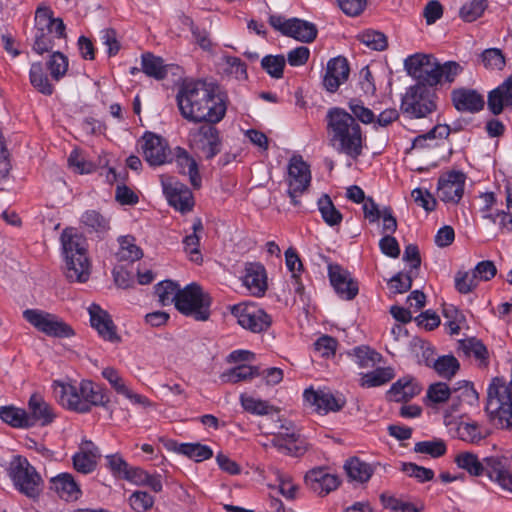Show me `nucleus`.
Here are the masks:
<instances>
[{"instance_id":"1","label":"nucleus","mask_w":512,"mask_h":512,"mask_svg":"<svg viewBox=\"0 0 512 512\" xmlns=\"http://www.w3.org/2000/svg\"><path fill=\"white\" fill-rule=\"evenodd\" d=\"M181 115L188 121L199 123L220 122L227 110L226 96L213 83L186 82L177 93Z\"/></svg>"},{"instance_id":"2","label":"nucleus","mask_w":512,"mask_h":512,"mask_svg":"<svg viewBox=\"0 0 512 512\" xmlns=\"http://www.w3.org/2000/svg\"><path fill=\"white\" fill-rule=\"evenodd\" d=\"M330 142L337 151L357 159L362 154V130L356 119L344 109L332 108L327 113Z\"/></svg>"},{"instance_id":"3","label":"nucleus","mask_w":512,"mask_h":512,"mask_svg":"<svg viewBox=\"0 0 512 512\" xmlns=\"http://www.w3.org/2000/svg\"><path fill=\"white\" fill-rule=\"evenodd\" d=\"M61 243L67 280L77 283L87 282L91 274V262L87 256L85 239L73 229H65L61 234Z\"/></svg>"},{"instance_id":"4","label":"nucleus","mask_w":512,"mask_h":512,"mask_svg":"<svg viewBox=\"0 0 512 512\" xmlns=\"http://www.w3.org/2000/svg\"><path fill=\"white\" fill-rule=\"evenodd\" d=\"M33 50L38 54L49 52L55 39H65V24L61 18H55L52 10L44 5L35 12V36Z\"/></svg>"},{"instance_id":"5","label":"nucleus","mask_w":512,"mask_h":512,"mask_svg":"<svg viewBox=\"0 0 512 512\" xmlns=\"http://www.w3.org/2000/svg\"><path fill=\"white\" fill-rule=\"evenodd\" d=\"M485 412L489 421L497 428H512V401L505 389V383L495 378L487 391Z\"/></svg>"},{"instance_id":"6","label":"nucleus","mask_w":512,"mask_h":512,"mask_svg":"<svg viewBox=\"0 0 512 512\" xmlns=\"http://www.w3.org/2000/svg\"><path fill=\"white\" fill-rule=\"evenodd\" d=\"M211 298L209 294L196 283H191L181 289L176 301V309L185 316L196 321H207L210 318Z\"/></svg>"},{"instance_id":"7","label":"nucleus","mask_w":512,"mask_h":512,"mask_svg":"<svg viewBox=\"0 0 512 512\" xmlns=\"http://www.w3.org/2000/svg\"><path fill=\"white\" fill-rule=\"evenodd\" d=\"M436 100V94L427 86L416 84L403 96L401 110L410 118H424L436 110Z\"/></svg>"},{"instance_id":"8","label":"nucleus","mask_w":512,"mask_h":512,"mask_svg":"<svg viewBox=\"0 0 512 512\" xmlns=\"http://www.w3.org/2000/svg\"><path fill=\"white\" fill-rule=\"evenodd\" d=\"M407 73L419 81L418 84L435 86L440 83V63L429 54L417 53L404 61Z\"/></svg>"},{"instance_id":"9","label":"nucleus","mask_w":512,"mask_h":512,"mask_svg":"<svg viewBox=\"0 0 512 512\" xmlns=\"http://www.w3.org/2000/svg\"><path fill=\"white\" fill-rule=\"evenodd\" d=\"M23 316L32 326L47 336L70 337L74 334L72 328L54 314L38 309H27L23 312Z\"/></svg>"},{"instance_id":"10","label":"nucleus","mask_w":512,"mask_h":512,"mask_svg":"<svg viewBox=\"0 0 512 512\" xmlns=\"http://www.w3.org/2000/svg\"><path fill=\"white\" fill-rule=\"evenodd\" d=\"M270 25L283 35L292 37L303 43L314 41L317 36V28L313 23L299 19H284L279 15H271L269 18Z\"/></svg>"},{"instance_id":"11","label":"nucleus","mask_w":512,"mask_h":512,"mask_svg":"<svg viewBox=\"0 0 512 512\" xmlns=\"http://www.w3.org/2000/svg\"><path fill=\"white\" fill-rule=\"evenodd\" d=\"M286 181L291 201L294 205H298L297 198L307 191L311 182L309 165L300 155H294L290 158Z\"/></svg>"},{"instance_id":"12","label":"nucleus","mask_w":512,"mask_h":512,"mask_svg":"<svg viewBox=\"0 0 512 512\" xmlns=\"http://www.w3.org/2000/svg\"><path fill=\"white\" fill-rule=\"evenodd\" d=\"M231 313L242 328L253 333L266 331L272 323L271 316L264 310L244 303L234 305Z\"/></svg>"},{"instance_id":"13","label":"nucleus","mask_w":512,"mask_h":512,"mask_svg":"<svg viewBox=\"0 0 512 512\" xmlns=\"http://www.w3.org/2000/svg\"><path fill=\"white\" fill-rule=\"evenodd\" d=\"M190 146L212 159L221 151L219 131L212 125H203L189 132Z\"/></svg>"},{"instance_id":"14","label":"nucleus","mask_w":512,"mask_h":512,"mask_svg":"<svg viewBox=\"0 0 512 512\" xmlns=\"http://www.w3.org/2000/svg\"><path fill=\"white\" fill-rule=\"evenodd\" d=\"M144 159L151 166H160L171 159V150L167 141L152 132H146L141 139Z\"/></svg>"},{"instance_id":"15","label":"nucleus","mask_w":512,"mask_h":512,"mask_svg":"<svg viewBox=\"0 0 512 512\" xmlns=\"http://www.w3.org/2000/svg\"><path fill=\"white\" fill-rule=\"evenodd\" d=\"M272 444L279 451L296 457L303 455L307 450L305 440L300 437V434L291 423L280 426L279 431L275 433L272 439Z\"/></svg>"},{"instance_id":"16","label":"nucleus","mask_w":512,"mask_h":512,"mask_svg":"<svg viewBox=\"0 0 512 512\" xmlns=\"http://www.w3.org/2000/svg\"><path fill=\"white\" fill-rule=\"evenodd\" d=\"M465 175L462 172H450L440 177L438 197L446 203L457 204L463 196Z\"/></svg>"},{"instance_id":"17","label":"nucleus","mask_w":512,"mask_h":512,"mask_svg":"<svg viewBox=\"0 0 512 512\" xmlns=\"http://www.w3.org/2000/svg\"><path fill=\"white\" fill-rule=\"evenodd\" d=\"M102 376L108 381L117 394L123 395L132 404L145 408L152 407V402L145 396L134 392L125 382L118 370L113 367H106L102 370Z\"/></svg>"},{"instance_id":"18","label":"nucleus","mask_w":512,"mask_h":512,"mask_svg":"<svg viewBox=\"0 0 512 512\" xmlns=\"http://www.w3.org/2000/svg\"><path fill=\"white\" fill-rule=\"evenodd\" d=\"M88 311L92 327L97 330L104 340L111 343L120 342L121 338L117 333V328L107 311L97 304H92Z\"/></svg>"},{"instance_id":"19","label":"nucleus","mask_w":512,"mask_h":512,"mask_svg":"<svg viewBox=\"0 0 512 512\" xmlns=\"http://www.w3.org/2000/svg\"><path fill=\"white\" fill-rule=\"evenodd\" d=\"M328 271L330 282L336 293L343 299H354L358 294V286L350 273L339 265H329Z\"/></svg>"},{"instance_id":"20","label":"nucleus","mask_w":512,"mask_h":512,"mask_svg":"<svg viewBox=\"0 0 512 512\" xmlns=\"http://www.w3.org/2000/svg\"><path fill=\"white\" fill-rule=\"evenodd\" d=\"M56 415L53 408L39 394H33L28 402L27 419L29 428L35 425L47 426L51 424Z\"/></svg>"},{"instance_id":"21","label":"nucleus","mask_w":512,"mask_h":512,"mask_svg":"<svg viewBox=\"0 0 512 512\" xmlns=\"http://www.w3.org/2000/svg\"><path fill=\"white\" fill-rule=\"evenodd\" d=\"M304 399L315 407V410L320 414H327L328 412H337L345 405V399L335 397L333 394L324 391H316L313 388L306 389L304 392Z\"/></svg>"},{"instance_id":"22","label":"nucleus","mask_w":512,"mask_h":512,"mask_svg":"<svg viewBox=\"0 0 512 512\" xmlns=\"http://www.w3.org/2000/svg\"><path fill=\"white\" fill-rule=\"evenodd\" d=\"M54 391L65 408L78 413H87V406L84 405L81 399L80 384L74 385L56 381L54 382Z\"/></svg>"},{"instance_id":"23","label":"nucleus","mask_w":512,"mask_h":512,"mask_svg":"<svg viewBox=\"0 0 512 512\" xmlns=\"http://www.w3.org/2000/svg\"><path fill=\"white\" fill-rule=\"evenodd\" d=\"M101 457L99 448L90 440H82L79 451L73 456V466L82 474L92 472Z\"/></svg>"},{"instance_id":"24","label":"nucleus","mask_w":512,"mask_h":512,"mask_svg":"<svg viewBox=\"0 0 512 512\" xmlns=\"http://www.w3.org/2000/svg\"><path fill=\"white\" fill-rule=\"evenodd\" d=\"M349 65L344 57H336L328 61L323 85L329 92H335L349 76Z\"/></svg>"},{"instance_id":"25","label":"nucleus","mask_w":512,"mask_h":512,"mask_svg":"<svg viewBox=\"0 0 512 512\" xmlns=\"http://www.w3.org/2000/svg\"><path fill=\"white\" fill-rule=\"evenodd\" d=\"M343 469L350 480H369L374 475L382 477L380 471L384 470V467L353 456L345 461Z\"/></svg>"},{"instance_id":"26","label":"nucleus","mask_w":512,"mask_h":512,"mask_svg":"<svg viewBox=\"0 0 512 512\" xmlns=\"http://www.w3.org/2000/svg\"><path fill=\"white\" fill-rule=\"evenodd\" d=\"M107 467L116 478L124 480H150L149 476L139 467L130 466L123 457L116 453L106 456Z\"/></svg>"},{"instance_id":"27","label":"nucleus","mask_w":512,"mask_h":512,"mask_svg":"<svg viewBox=\"0 0 512 512\" xmlns=\"http://www.w3.org/2000/svg\"><path fill=\"white\" fill-rule=\"evenodd\" d=\"M164 193L169 203L176 209L185 212L193 207V196L191 191L183 184L178 182H163Z\"/></svg>"},{"instance_id":"28","label":"nucleus","mask_w":512,"mask_h":512,"mask_svg":"<svg viewBox=\"0 0 512 512\" xmlns=\"http://www.w3.org/2000/svg\"><path fill=\"white\" fill-rule=\"evenodd\" d=\"M243 283L252 295L261 296L267 289L266 271L260 263H247Z\"/></svg>"},{"instance_id":"29","label":"nucleus","mask_w":512,"mask_h":512,"mask_svg":"<svg viewBox=\"0 0 512 512\" xmlns=\"http://www.w3.org/2000/svg\"><path fill=\"white\" fill-rule=\"evenodd\" d=\"M455 108L461 112H477L484 106L483 97L475 90L460 88L452 92Z\"/></svg>"},{"instance_id":"30","label":"nucleus","mask_w":512,"mask_h":512,"mask_svg":"<svg viewBox=\"0 0 512 512\" xmlns=\"http://www.w3.org/2000/svg\"><path fill=\"white\" fill-rule=\"evenodd\" d=\"M512 106V77L507 78L488 96V108L494 114H500L505 107Z\"/></svg>"},{"instance_id":"31","label":"nucleus","mask_w":512,"mask_h":512,"mask_svg":"<svg viewBox=\"0 0 512 512\" xmlns=\"http://www.w3.org/2000/svg\"><path fill=\"white\" fill-rule=\"evenodd\" d=\"M169 450L182 454L196 462L210 459L213 451L209 446L200 443H182L171 441L167 444Z\"/></svg>"},{"instance_id":"32","label":"nucleus","mask_w":512,"mask_h":512,"mask_svg":"<svg viewBox=\"0 0 512 512\" xmlns=\"http://www.w3.org/2000/svg\"><path fill=\"white\" fill-rule=\"evenodd\" d=\"M420 390V386L412 377L405 376L392 385L388 391V395L391 400L401 402L413 398L415 395L419 394Z\"/></svg>"},{"instance_id":"33","label":"nucleus","mask_w":512,"mask_h":512,"mask_svg":"<svg viewBox=\"0 0 512 512\" xmlns=\"http://www.w3.org/2000/svg\"><path fill=\"white\" fill-rule=\"evenodd\" d=\"M80 392L82 395V401L87 406V412H89L92 406L105 407L110 399L103 389L96 388L91 381H82L80 383Z\"/></svg>"},{"instance_id":"34","label":"nucleus","mask_w":512,"mask_h":512,"mask_svg":"<svg viewBox=\"0 0 512 512\" xmlns=\"http://www.w3.org/2000/svg\"><path fill=\"white\" fill-rule=\"evenodd\" d=\"M176 163L181 173L189 175L192 186L200 188L201 177L198 172V165L183 148L178 147L176 149Z\"/></svg>"},{"instance_id":"35","label":"nucleus","mask_w":512,"mask_h":512,"mask_svg":"<svg viewBox=\"0 0 512 512\" xmlns=\"http://www.w3.org/2000/svg\"><path fill=\"white\" fill-rule=\"evenodd\" d=\"M9 476L13 480H34L37 478L41 479V476L37 473L36 469L28 462V460L22 456H14L9 463L8 468Z\"/></svg>"},{"instance_id":"36","label":"nucleus","mask_w":512,"mask_h":512,"mask_svg":"<svg viewBox=\"0 0 512 512\" xmlns=\"http://www.w3.org/2000/svg\"><path fill=\"white\" fill-rule=\"evenodd\" d=\"M483 473L490 480H512L506 461L497 456L484 458Z\"/></svg>"},{"instance_id":"37","label":"nucleus","mask_w":512,"mask_h":512,"mask_svg":"<svg viewBox=\"0 0 512 512\" xmlns=\"http://www.w3.org/2000/svg\"><path fill=\"white\" fill-rule=\"evenodd\" d=\"M260 375L259 368L256 366L239 365L228 369L220 375L222 383L236 384L248 381Z\"/></svg>"},{"instance_id":"38","label":"nucleus","mask_w":512,"mask_h":512,"mask_svg":"<svg viewBox=\"0 0 512 512\" xmlns=\"http://www.w3.org/2000/svg\"><path fill=\"white\" fill-rule=\"evenodd\" d=\"M450 134L448 125H437L426 134L417 136L412 144V149L434 148L437 146V139H445Z\"/></svg>"},{"instance_id":"39","label":"nucleus","mask_w":512,"mask_h":512,"mask_svg":"<svg viewBox=\"0 0 512 512\" xmlns=\"http://www.w3.org/2000/svg\"><path fill=\"white\" fill-rule=\"evenodd\" d=\"M119 249L116 252V257L119 261L134 262L143 256V252L139 246L136 245V240L133 236H122L118 240Z\"/></svg>"},{"instance_id":"40","label":"nucleus","mask_w":512,"mask_h":512,"mask_svg":"<svg viewBox=\"0 0 512 512\" xmlns=\"http://www.w3.org/2000/svg\"><path fill=\"white\" fill-rule=\"evenodd\" d=\"M193 233L187 235L184 240V248L185 251L189 254L190 260L195 263L202 262V256L199 251L200 237L198 236V232L203 230V225L200 219H196L192 226Z\"/></svg>"},{"instance_id":"41","label":"nucleus","mask_w":512,"mask_h":512,"mask_svg":"<svg viewBox=\"0 0 512 512\" xmlns=\"http://www.w3.org/2000/svg\"><path fill=\"white\" fill-rule=\"evenodd\" d=\"M427 366H432L439 376L450 379L458 371L460 364L452 355H444L431 362H426Z\"/></svg>"},{"instance_id":"42","label":"nucleus","mask_w":512,"mask_h":512,"mask_svg":"<svg viewBox=\"0 0 512 512\" xmlns=\"http://www.w3.org/2000/svg\"><path fill=\"white\" fill-rule=\"evenodd\" d=\"M455 462L457 465L461 468L466 470L470 476L472 477H483V464L484 459L479 460L477 455L470 453V452H464L460 453L456 456Z\"/></svg>"},{"instance_id":"43","label":"nucleus","mask_w":512,"mask_h":512,"mask_svg":"<svg viewBox=\"0 0 512 512\" xmlns=\"http://www.w3.org/2000/svg\"><path fill=\"white\" fill-rule=\"evenodd\" d=\"M394 377L392 368H377L371 372L364 374L360 379L362 387L371 388L386 384Z\"/></svg>"},{"instance_id":"44","label":"nucleus","mask_w":512,"mask_h":512,"mask_svg":"<svg viewBox=\"0 0 512 512\" xmlns=\"http://www.w3.org/2000/svg\"><path fill=\"white\" fill-rule=\"evenodd\" d=\"M181 289L179 286L170 281H163L155 287V294L158 297V301L161 305L166 306L174 303L176 306V301H178V295H180Z\"/></svg>"},{"instance_id":"45","label":"nucleus","mask_w":512,"mask_h":512,"mask_svg":"<svg viewBox=\"0 0 512 512\" xmlns=\"http://www.w3.org/2000/svg\"><path fill=\"white\" fill-rule=\"evenodd\" d=\"M0 418L15 428H29L27 411L16 407H1Z\"/></svg>"},{"instance_id":"46","label":"nucleus","mask_w":512,"mask_h":512,"mask_svg":"<svg viewBox=\"0 0 512 512\" xmlns=\"http://www.w3.org/2000/svg\"><path fill=\"white\" fill-rule=\"evenodd\" d=\"M142 70L147 76L158 80L163 79L167 73L163 60L150 53L142 55Z\"/></svg>"},{"instance_id":"47","label":"nucleus","mask_w":512,"mask_h":512,"mask_svg":"<svg viewBox=\"0 0 512 512\" xmlns=\"http://www.w3.org/2000/svg\"><path fill=\"white\" fill-rule=\"evenodd\" d=\"M318 208L327 225L336 226L342 222V214L336 209L328 195H323L318 200Z\"/></svg>"},{"instance_id":"48","label":"nucleus","mask_w":512,"mask_h":512,"mask_svg":"<svg viewBox=\"0 0 512 512\" xmlns=\"http://www.w3.org/2000/svg\"><path fill=\"white\" fill-rule=\"evenodd\" d=\"M30 82L38 92L44 95H51L53 93V86L44 74L41 63H33L31 65Z\"/></svg>"},{"instance_id":"49","label":"nucleus","mask_w":512,"mask_h":512,"mask_svg":"<svg viewBox=\"0 0 512 512\" xmlns=\"http://www.w3.org/2000/svg\"><path fill=\"white\" fill-rule=\"evenodd\" d=\"M240 402L243 409L249 413L256 415H268L276 412V409L269 405L268 402L256 399L248 394H241Z\"/></svg>"},{"instance_id":"50","label":"nucleus","mask_w":512,"mask_h":512,"mask_svg":"<svg viewBox=\"0 0 512 512\" xmlns=\"http://www.w3.org/2000/svg\"><path fill=\"white\" fill-rule=\"evenodd\" d=\"M51 490L55 491L57 495L67 501H76L82 495V491L77 482H51Z\"/></svg>"},{"instance_id":"51","label":"nucleus","mask_w":512,"mask_h":512,"mask_svg":"<svg viewBox=\"0 0 512 512\" xmlns=\"http://www.w3.org/2000/svg\"><path fill=\"white\" fill-rule=\"evenodd\" d=\"M357 38L371 50L383 51L388 47L387 37L378 31L368 30L359 34Z\"/></svg>"},{"instance_id":"52","label":"nucleus","mask_w":512,"mask_h":512,"mask_svg":"<svg viewBox=\"0 0 512 512\" xmlns=\"http://www.w3.org/2000/svg\"><path fill=\"white\" fill-rule=\"evenodd\" d=\"M128 502L135 512H145L152 508L154 497L150 491L138 489L130 495Z\"/></svg>"},{"instance_id":"53","label":"nucleus","mask_w":512,"mask_h":512,"mask_svg":"<svg viewBox=\"0 0 512 512\" xmlns=\"http://www.w3.org/2000/svg\"><path fill=\"white\" fill-rule=\"evenodd\" d=\"M458 437L466 442L477 443L485 438L479 425L476 422L459 423L457 427Z\"/></svg>"},{"instance_id":"54","label":"nucleus","mask_w":512,"mask_h":512,"mask_svg":"<svg viewBox=\"0 0 512 512\" xmlns=\"http://www.w3.org/2000/svg\"><path fill=\"white\" fill-rule=\"evenodd\" d=\"M285 63L282 55H268L262 59L261 66L271 77L279 79L283 76Z\"/></svg>"},{"instance_id":"55","label":"nucleus","mask_w":512,"mask_h":512,"mask_svg":"<svg viewBox=\"0 0 512 512\" xmlns=\"http://www.w3.org/2000/svg\"><path fill=\"white\" fill-rule=\"evenodd\" d=\"M81 221L84 225L98 233L106 232L109 229V221L95 210L86 211L82 215Z\"/></svg>"},{"instance_id":"56","label":"nucleus","mask_w":512,"mask_h":512,"mask_svg":"<svg viewBox=\"0 0 512 512\" xmlns=\"http://www.w3.org/2000/svg\"><path fill=\"white\" fill-rule=\"evenodd\" d=\"M417 453L428 454L434 458L440 457L446 452V444L443 440L422 441L415 444Z\"/></svg>"},{"instance_id":"57","label":"nucleus","mask_w":512,"mask_h":512,"mask_svg":"<svg viewBox=\"0 0 512 512\" xmlns=\"http://www.w3.org/2000/svg\"><path fill=\"white\" fill-rule=\"evenodd\" d=\"M486 0H471L460 9V16L467 22L475 21L486 8Z\"/></svg>"},{"instance_id":"58","label":"nucleus","mask_w":512,"mask_h":512,"mask_svg":"<svg viewBox=\"0 0 512 512\" xmlns=\"http://www.w3.org/2000/svg\"><path fill=\"white\" fill-rule=\"evenodd\" d=\"M48 68L51 76L55 80H59L68 69V59L62 53L54 52L48 61Z\"/></svg>"},{"instance_id":"59","label":"nucleus","mask_w":512,"mask_h":512,"mask_svg":"<svg viewBox=\"0 0 512 512\" xmlns=\"http://www.w3.org/2000/svg\"><path fill=\"white\" fill-rule=\"evenodd\" d=\"M349 109L353 113V117L357 118L364 124H371L375 122V115L373 111L367 107H365L360 101L356 99L350 100Z\"/></svg>"},{"instance_id":"60","label":"nucleus","mask_w":512,"mask_h":512,"mask_svg":"<svg viewBox=\"0 0 512 512\" xmlns=\"http://www.w3.org/2000/svg\"><path fill=\"white\" fill-rule=\"evenodd\" d=\"M481 60L486 68L500 70L505 66V58L501 50L496 48L485 50L481 54Z\"/></svg>"},{"instance_id":"61","label":"nucleus","mask_w":512,"mask_h":512,"mask_svg":"<svg viewBox=\"0 0 512 512\" xmlns=\"http://www.w3.org/2000/svg\"><path fill=\"white\" fill-rule=\"evenodd\" d=\"M461 346L466 355L474 356L476 359L479 360L487 359V349L480 341L474 338H470L462 341Z\"/></svg>"},{"instance_id":"62","label":"nucleus","mask_w":512,"mask_h":512,"mask_svg":"<svg viewBox=\"0 0 512 512\" xmlns=\"http://www.w3.org/2000/svg\"><path fill=\"white\" fill-rule=\"evenodd\" d=\"M451 390L446 383L438 382L429 386L427 397L434 403L446 402L451 396Z\"/></svg>"},{"instance_id":"63","label":"nucleus","mask_w":512,"mask_h":512,"mask_svg":"<svg viewBox=\"0 0 512 512\" xmlns=\"http://www.w3.org/2000/svg\"><path fill=\"white\" fill-rule=\"evenodd\" d=\"M412 276L410 274L398 273L393 276L389 282L388 287L394 294H402L411 289Z\"/></svg>"},{"instance_id":"64","label":"nucleus","mask_w":512,"mask_h":512,"mask_svg":"<svg viewBox=\"0 0 512 512\" xmlns=\"http://www.w3.org/2000/svg\"><path fill=\"white\" fill-rule=\"evenodd\" d=\"M224 72L235 79H245L247 77L246 65L237 57H227L225 59Z\"/></svg>"}]
</instances>
